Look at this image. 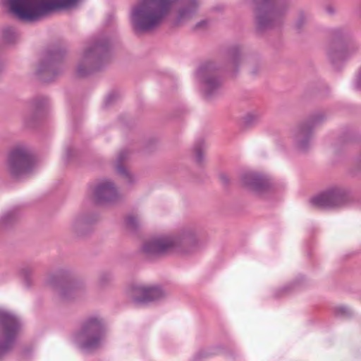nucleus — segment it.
<instances>
[{
  "label": "nucleus",
  "instance_id": "36",
  "mask_svg": "<svg viewBox=\"0 0 361 361\" xmlns=\"http://www.w3.org/2000/svg\"><path fill=\"white\" fill-rule=\"evenodd\" d=\"M325 11L330 15H334L336 13V8L332 6H327L325 8Z\"/></svg>",
  "mask_w": 361,
  "mask_h": 361
},
{
  "label": "nucleus",
  "instance_id": "18",
  "mask_svg": "<svg viewBox=\"0 0 361 361\" xmlns=\"http://www.w3.org/2000/svg\"><path fill=\"white\" fill-rule=\"evenodd\" d=\"M98 220L93 214H82L76 216L71 224V231L76 237H85L92 231V224Z\"/></svg>",
  "mask_w": 361,
  "mask_h": 361
},
{
  "label": "nucleus",
  "instance_id": "37",
  "mask_svg": "<svg viewBox=\"0 0 361 361\" xmlns=\"http://www.w3.org/2000/svg\"><path fill=\"white\" fill-rule=\"evenodd\" d=\"M221 180L226 184L228 183L229 180L228 177L226 175H221Z\"/></svg>",
  "mask_w": 361,
  "mask_h": 361
},
{
  "label": "nucleus",
  "instance_id": "32",
  "mask_svg": "<svg viewBox=\"0 0 361 361\" xmlns=\"http://www.w3.org/2000/svg\"><path fill=\"white\" fill-rule=\"evenodd\" d=\"M118 97V94L115 92L110 93L106 98L104 104L106 106L111 104Z\"/></svg>",
  "mask_w": 361,
  "mask_h": 361
},
{
  "label": "nucleus",
  "instance_id": "29",
  "mask_svg": "<svg viewBox=\"0 0 361 361\" xmlns=\"http://www.w3.org/2000/svg\"><path fill=\"white\" fill-rule=\"evenodd\" d=\"M335 314L338 316L350 317L352 314L350 309L346 306H339L335 309Z\"/></svg>",
  "mask_w": 361,
  "mask_h": 361
},
{
  "label": "nucleus",
  "instance_id": "34",
  "mask_svg": "<svg viewBox=\"0 0 361 361\" xmlns=\"http://www.w3.org/2000/svg\"><path fill=\"white\" fill-rule=\"evenodd\" d=\"M355 87L357 90H361V74L359 73L355 81Z\"/></svg>",
  "mask_w": 361,
  "mask_h": 361
},
{
  "label": "nucleus",
  "instance_id": "5",
  "mask_svg": "<svg viewBox=\"0 0 361 361\" xmlns=\"http://www.w3.org/2000/svg\"><path fill=\"white\" fill-rule=\"evenodd\" d=\"M110 41L104 35L95 37L84 50L77 66L78 77H87L106 66L110 61Z\"/></svg>",
  "mask_w": 361,
  "mask_h": 361
},
{
  "label": "nucleus",
  "instance_id": "12",
  "mask_svg": "<svg viewBox=\"0 0 361 361\" xmlns=\"http://www.w3.org/2000/svg\"><path fill=\"white\" fill-rule=\"evenodd\" d=\"M20 326V321L15 314L0 309V360L13 348Z\"/></svg>",
  "mask_w": 361,
  "mask_h": 361
},
{
  "label": "nucleus",
  "instance_id": "27",
  "mask_svg": "<svg viewBox=\"0 0 361 361\" xmlns=\"http://www.w3.org/2000/svg\"><path fill=\"white\" fill-rule=\"evenodd\" d=\"M16 37V32L12 27H6L3 30V39L6 43H12Z\"/></svg>",
  "mask_w": 361,
  "mask_h": 361
},
{
  "label": "nucleus",
  "instance_id": "8",
  "mask_svg": "<svg viewBox=\"0 0 361 361\" xmlns=\"http://www.w3.org/2000/svg\"><path fill=\"white\" fill-rule=\"evenodd\" d=\"M105 324L100 317L91 316L81 324L75 339L80 348L87 353L100 348L105 337Z\"/></svg>",
  "mask_w": 361,
  "mask_h": 361
},
{
  "label": "nucleus",
  "instance_id": "28",
  "mask_svg": "<svg viewBox=\"0 0 361 361\" xmlns=\"http://www.w3.org/2000/svg\"><path fill=\"white\" fill-rule=\"evenodd\" d=\"M125 222L126 226L132 231H136L140 225L137 217L133 215L128 216Z\"/></svg>",
  "mask_w": 361,
  "mask_h": 361
},
{
  "label": "nucleus",
  "instance_id": "11",
  "mask_svg": "<svg viewBox=\"0 0 361 361\" xmlns=\"http://www.w3.org/2000/svg\"><path fill=\"white\" fill-rule=\"evenodd\" d=\"M65 54V50L59 47L47 50L40 59L36 70V75L39 80L49 82L60 75L63 71L61 63Z\"/></svg>",
  "mask_w": 361,
  "mask_h": 361
},
{
  "label": "nucleus",
  "instance_id": "40",
  "mask_svg": "<svg viewBox=\"0 0 361 361\" xmlns=\"http://www.w3.org/2000/svg\"><path fill=\"white\" fill-rule=\"evenodd\" d=\"M358 73L361 74V67Z\"/></svg>",
  "mask_w": 361,
  "mask_h": 361
},
{
  "label": "nucleus",
  "instance_id": "25",
  "mask_svg": "<svg viewBox=\"0 0 361 361\" xmlns=\"http://www.w3.org/2000/svg\"><path fill=\"white\" fill-rule=\"evenodd\" d=\"M34 268L30 266H25L20 271V274L24 279L25 283L27 286H30L32 284V276Z\"/></svg>",
  "mask_w": 361,
  "mask_h": 361
},
{
  "label": "nucleus",
  "instance_id": "3",
  "mask_svg": "<svg viewBox=\"0 0 361 361\" xmlns=\"http://www.w3.org/2000/svg\"><path fill=\"white\" fill-rule=\"evenodd\" d=\"M198 246L197 229L195 225L183 226L176 235L162 236L146 241L143 253L150 257H160L171 252L188 254Z\"/></svg>",
  "mask_w": 361,
  "mask_h": 361
},
{
  "label": "nucleus",
  "instance_id": "35",
  "mask_svg": "<svg viewBox=\"0 0 361 361\" xmlns=\"http://www.w3.org/2000/svg\"><path fill=\"white\" fill-rule=\"evenodd\" d=\"M259 68L260 66L258 64L250 67V73L253 75H257L259 71Z\"/></svg>",
  "mask_w": 361,
  "mask_h": 361
},
{
  "label": "nucleus",
  "instance_id": "13",
  "mask_svg": "<svg viewBox=\"0 0 361 361\" xmlns=\"http://www.w3.org/2000/svg\"><path fill=\"white\" fill-rule=\"evenodd\" d=\"M326 120V115L322 111H317L309 116L307 119L300 123L295 129L293 138L297 147L305 151L310 145L313 135V129Z\"/></svg>",
  "mask_w": 361,
  "mask_h": 361
},
{
  "label": "nucleus",
  "instance_id": "31",
  "mask_svg": "<svg viewBox=\"0 0 361 361\" xmlns=\"http://www.w3.org/2000/svg\"><path fill=\"white\" fill-rule=\"evenodd\" d=\"M209 25V20H202L198 23H196V25L194 27V30L198 31V30H202L207 27Z\"/></svg>",
  "mask_w": 361,
  "mask_h": 361
},
{
  "label": "nucleus",
  "instance_id": "4",
  "mask_svg": "<svg viewBox=\"0 0 361 361\" xmlns=\"http://www.w3.org/2000/svg\"><path fill=\"white\" fill-rule=\"evenodd\" d=\"M82 0H4L10 12L26 22H36L52 12L76 8Z\"/></svg>",
  "mask_w": 361,
  "mask_h": 361
},
{
  "label": "nucleus",
  "instance_id": "39",
  "mask_svg": "<svg viewBox=\"0 0 361 361\" xmlns=\"http://www.w3.org/2000/svg\"><path fill=\"white\" fill-rule=\"evenodd\" d=\"M359 159H360V161L361 162V153H360V155Z\"/></svg>",
  "mask_w": 361,
  "mask_h": 361
},
{
  "label": "nucleus",
  "instance_id": "15",
  "mask_svg": "<svg viewBox=\"0 0 361 361\" xmlns=\"http://www.w3.org/2000/svg\"><path fill=\"white\" fill-rule=\"evenodd\" d=\"M166 295V292L159 286L136 285L131 289L132 300L137 304L157 302L165 298Z\"/></svg>",
  "mask_w": 361,
  "mask_h": 361
},
{
  "label": "nucleus",
  "instance_id": "33",
  "mask_svg": "<svg viewBox=\"0 0 361 361\" xmlns=\"http://www.w3.org/2000/svg\"><path fill=\"white\" fill-rule=\"evenodd\" d=\"M74 155V150L71 148V147H68L66 150V155H65V162L66 163H68L69 162L71 159H72V157H73Z\"/></svg>",
  "mask_w": 361,
  "mask_h": 361
},
{
  "label": "nucleus",
  "instance_id": "1",
  "mask_svg": "<svg viewBox=\"0 0 361 361\" xmlns=\"http://www.w3.org/2000/svg\"><path fill=\"white\" fill-rule=\"evenodd\" d=\"M202 0H138L132 7L130 19L137 32H149L158 28L176 7L171 20L180 27L195 16Z\"/></svg>",
  "mask_w": 361,
  "mask_h": 361
},
{
  "label": "nucleus",
  "instance_id": "30",
  "mask_svg": "<svg viewBox=\"0 0 361 361\" xmlns=\"http://www.w3.org/2000/svg\"><path fill=\"white\" fill-rule=\"evenodd\" d=\"M292 287H293V285H288V286L281 288L280 289H279L278 290H276L275 292V297L279 298V297H281L283 295L288 293L289 290L292 288Z\"/></svg>",
  "mask_w": 361,
  "mask_h": 361
},
{
  "label": "nucleus",
  "instance_id": "22",
  "mask_svg": "<svg viewBox=\"0 0 361 361\" xmlns=\"http://www.w3.org/2000/svg\"><path fill=\"white\" fill-rule=\"evenodd\" d=\"M206 145L202 140H198L194 146L195 160L197 165L202 166L204 161Z\"/></svg>",
  "mask_w": 361,
  "mask_h": 361
},
{
  "label": "nucleus",
  "instance_id": "9",
  "mask_svg": "<svg viewBox=\"0 0 361 361\" xmlns=\"http://www.w3.org/2000/svg\"><path fill=\"white\" fill-rule=\"evenodd\" d=\"M47 283L59 289V298L63 302H70L80 297L86 290L83 280L71 276L69 271L63 269L50 274Z\"/></svg>",
  "mask_w": 361,
  "mask_h": 361
},
{
  "label": "nucleus",
  "instance_id": "23",
  "mask_svg": "<svg viewBox=\"0 0 361 361\" xmlns=\"http://www.w3.org/2000/svg\"><path fill=\"white\" fill-rule=\"evenodd\" d=\"M114 280L113 274L110 271H102L98 278V285L100 288H104L111 284Z\"/></svg>",
  "mask_w": 361,
  "mask_h": 361
},
{
  "label": "nucleus",
  "instance_id": "2",
  "mask_svg": "<svg viewBox=\"0 0 361 361\" xmlns=\"http://www.w3.org/2000/svg\"><path fill=\"white\" fill-rule=\"evenodd\" d=\"M243 60L241 47L233 45L228 47L224 54L223 66L232 75H235ZM220 67L214 62L209 61L202 65L197 70V75L202 85L204 97L206 99H212L219 95L223 90V80L219 75Z\"/></svg>",
  "mask_w": 361,
  "mask_h": 361
},
{
  "label": "nucleus",
  "instance_id": "24",
  "mask_svg": "<svg viewBox=\"0 0 361 361\" xmlns=\"http://www.w3.org/2000/svg\"><path fill=\"white\" fill-rule=\"evenodd\" d=\"M260 118V115L257 113H249L243 117V123L246 127H250L258 123Z\"/></svg>",
  "mask_w": 361,
  "mask_h": 361
},
{
  "label": "nucleus",
  "instance_id": "21",
  "mask_svg": "<svg viewBox=\"0 0 361 361\" xmlns=\"http://www.w3.org/2000/svg\"><path fill=\"white\" fill-rule=\"evenodd\" d=\"M18 213L16 209L6 212L0 217V234L11 228L18 219Z\"/></svg>",
  "mask_w": 361,
  "mask_h": 361
},
{
  "label": "nucleus",
  "instance_id": "17",
  "mask_svg": "<svg viewBox=\"0 0 361 361\" xmlns=\"http://www.w3.org/2000/svg\"><path fill=\"white\" fill-rule=\"evenodd\" d=\"M243 185L256 192H263L271 185L270 180L264 175L253 171H245L240 175Z\"/></svg>",
  "mask_w": 361,
  "mask_h": 361
},
{
  "label": "nucleus",
  "instance_id": "14",
  "mask_svg": "<svg viewBox=\"0 0 361 361\" xmlns=\"http://www.w3.org/2000/svg\"><path fill=\"white\" fill-rule=\"evenodd\" d=\"M348 199V191L345 188L335 186L312 197L310 203L315 207L331 209L343 205Z\"/></svg>",
  "mask_w": 361,
  "mask_h": 361
},
{
  "label": "nucleus",
  "instance_id": "20",
  "mask_svg": "<svg viewBox=\"0 0 361 361\" xmlns=\"http://www.w3.org/2000/svg\"><path fill=\"white\" fill-rule=\"evenodd\" d=\"M130 156V152L127 149L121 150L117 156L116 159V172L117 173L124 178L128 183H134L133 176L128 171V169L123 165V163L126 161Z\"/></svg>",
  "mask_w": 361,
  "mask_h": 361
},
{
  "label": "nucleus",
  "instance_id": "10",
  "mask_svg": "<svg viewBox=\"0 0 361 361\" xmlns=\"http://www.w3.org/2000/svg\"><path fill=\"white\" fill-rule=\"evenodd\" d=\"M7 170L13 178H20L31 173L35 166V157L25 146H17L9 152Z\"/></svg>",
  "mask_w": 361,
  "mask_h": 361
},
{
  "label": "nucleus",
  "instance_id": "26",
  "mask_svg": "<svg viewBox=\"0 0 361 361\" xmlns=\"http://www.w3.org/2000/svg\"><path fill=\"white\" fill-rule=\"evenodd\" d=\"M309 18V15L303 11L299 13L298 16L295 23V28L298 31H301L305 25L307 24Z\"/></svg>",
  "mask_w": 361,
  "mask_h": 361
},
{
  "label": "nucleus",
  "instance_id": "7",
  "mask_svg": "<svg viewBox=\"0 0 361 361\" xmlns=\"http://www.w3.org/2000/svg\"><path fill=\"white\" fill-rule=\"evenodd\" d=\"M359 45L355 42L349 30L336 27L330 31L326 47V55L335 69L339 70L343 63L355 54Z\"/></svg>",
  "mask_w": 361,
  "mask_h": 361
},
{
  "label": "nucleus",
  "instance_id": "6",
  "mask_svg": "<svg viewBox=\"0 0 361 361\" xmlns=\"http://www.w3.org/2000/svg\"><path fill=\"white\" fill-rule=\"evenodd\" d=\"M256 30L263 33L281 26L288 8L287 0H250Z\"/></svg>",
  "mask_w": 361,
  "mask_h": 361
},
{
  "label": "nucleus",
  "instance_id": "38",
  "mask_svg": "<svg viewBox=\"0 0 361 361\" xmlns=\"http://www.w3.org/2000/svg\"><path fill=\"white\" fill-rule=\"evenodd\" d=\"M3 68H4V66L1 63H0V73L2 72Z\"/></svg>",
  "mask_w": 361,
  "mask_h": 361
},
{
  "label": "nucleus",
  "instance_id": "16",
  "mask_svg": "<svg viewBox=\"0 0 361 361\" xmlns=\"http://www.w3.org/2000/svg\"><path fill=\"white\" fill-rule=\"evenodd\" d=\"M92 195L94 201L98 204L114 203L121 197L114 183L109 179L98 182Z\"/></svg>",
  "mask_w": 361,
  "mask_h": 361
},
{
  "label": "nucleus",
  "instance_id": "19",
  "mask_svg": "<svg viewBox=\"0 0 361 361\" xmlns=\"http://www.w3.org/2000/svg\"><path fill=\"white\" fill-rule=\"evenodd\" d=\"M48 99L45 97H38L34 99L29 109L24 116V123L29 127H33L43 116Z\"/></svg>",
  "mask_w": 361,
  "mask_h": 361
}]
</instances>
